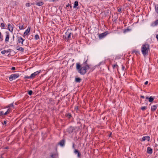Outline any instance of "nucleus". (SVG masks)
Returning <instances> with one entry per match:
<instances>
[{"label": "nucleus", "instance_id": "nucleus-1", "mask_svg": "<svg viewBox=\"0 0 158 158\" xmlns=\"http://www.w3.org/2000/svg\"><path fill=\"white\" fill-rule=\"evenodd\" d=\"M76 68L80 74H84L86 73V70L89 69V65L87 64L81 67L80 64L79 63H77L76 64Z\"/></svg>", "mask_w": 158, "mask_h": 158}, {"label": "nucleus", "instance_id": "nucleus-2", "mask_svg": "<svg viewBox=\"0 0 158 158\" xmlns=\"http://www.w3.org/2000/svg\"><path fill=\"white\" fill-rule=\"evenodd\" d=\"M149 50V45L147 44L143 45L141 48V51L143 55L145 56L148 53Z\"/></svg>", "mask_w": 158, "mask_h": 158}, {"label": "nucleus", "instance_id": "nucleus-3", "mask_svg": "<svg viewBox=\"0 0 158 158\" xmlns=\"http://www.w3.org/2000/svg\"><path fill=\"white\" fill-rule=\"evenodd\" d=\"M72 31V29H69L66 32L65 37L67 40H68L69 39H70L71 36L73 37V33L71 32Z\"/></svg>", "mask_w": 158, "mask_h": 158}, {"label": "nucleus", "instance_id": "nucleus-4", "mask_svg": "<svg viewBox=\"0 0 158 158\" xmlns=\"http://www.w3.org/2000/svg\"><path fill=\"white\" fill-rule=\"evenodd\" d=\"M41 71V70H40L39 71H37L34 73L31 74L30 76L27 77L25 76L24 78H34L36 77L40 73Z\"/></svg>", "mask_w": 158, "mask_h": 158}, {"label": "nucleus", "instance_id": "nucleus-5", "mask_svg": "<svg viewBox=\"0 0 158 158\" xmlns=\"http://www.w3.org/2000/svg\"><path fill=\"white\" fill-rule=\"evenodd\" d=\"M19 76V75L18 73L13 74H11L9 77V79H15Z\"/></svg>", "mask_w": 158, "mask_h": 158}, {"label": "nucleus", "instance_id": "nucleus-6", "mask_svg": "<svg viewBox=\"0 0 158 158\" xmlns=\"http://www.w3.org/2000/svg\"><path fill=\"white\" fill-rule=\"evenodd\" d=\"M50 156L52 158H57L58 157V153L57 151L55 152H53L51 153Z\"/></svg>", "mask_w": 158, "mask_h": 158}, {"label": "nucleus", "instance_id": "nucleus-7", "mask_svg": "<svg viewBox=\"0 0 158 158\" xmlns=\"http://www.w3.org/2000/svg\"><path fill=\"white\" fill-rule=\"evenodd\" d=\"M75 129L74 127H70L67 129V131L69 133H71L73 132Z\"/></svg>", "mask_w": 158, "mask_h": 158}, {"label": "nucleus", "instance_id": "nucleus-8", "mask_svg": "<svg viewBox=\"0 0 158 158\" xmlns=\"http://www.w3.org/2000/svg\"><path fill=\"white\" fill-rule=\"evenodd\" d=\"M150 139V137L149 136H146L143 137L141 140V141H144L146 140H147L148 141H149Z\"/></svg>", "mask_w": 158, "mask_h": 158}, {"label": "nucleus", "instance_id": "nucleus-9", "mask_svg": "<svg viewBox=\"0 0 158 158\" xmlns=\"http://www.w3.org/2000/svg\"><path fill=\"white\" fill-rule=\"evenodd\" d=\"M107 34L108 32H106L100 34L99 35V37L101 39L105 37Z\"/></svg>", "mask_w": 158, "mask_h": 158}, {"label": "nucleus", "instance_id": "nucleus-10", "mask_svg": "<svg viewBox=\"0 0 158 158\" xmlns=\"http://www.w3.org/2000/svg\"><path fill=\"white\" fill-rule=\"evenodd\" d=\"M74 152L76 154H77V157L78 158H80L81 156V153L78 150V149H75Z\"/></svg>", "mask_w": 158, "mask_h": 158}, {"label": "nucleus", "instance_id": "nucleus-11", "mask_svg": "<svg viewBox=\"0 0 158 158\" xmlns=\"http://www.w3.org/2000/svg\"><path fill=\"white\" fill-rule=\"evenodd\" d=\"M18 42L21 43L22 45H23V42L24 41V40L23 39L21 36L19 37L18 38Z\"/></svg>", "mask_w": 158, "mask_h": 158}, {"label": "nucleus", "instance_id": "nucleus-12", "mask_svg": "<svg viewBox=\"0 0 158 158\" xmlns=\"http://www.w3.org/2000/svg\"><path fill=\"white\" fill-rule=\"evenodd\" d=\"M152 149L150 147H148L147 150V152L149 154H152Z\"/></svg>", "mask_w": 158, "mask_h": 158}, {"label": "nucleus", "instance_id": "nucleus-13", "mask_svg": "<svg viewBox=\"0 0 158 158\" xmlns=\"http://www.w3.org/2000/svg\"><path fill=\"white\" fill-rule=\"evenodd\" d=\"M158 106V105H153L151 106V110L152 112L155 111Z\"/></svg>", "mask_w": 158, "mask_h": 158}, {"label": "nucleus", "instance_id": "nucleus-14", "mask_svg": "<svg viewBox=\"0 0 158 158\" xmlns=\"http://www.w3.org/2000/svg\"><path fill=\"white\" fill-rule=\"evenodd\" d=\"M154 98V97H152V96H151L149 98L148 97H146V98L147 99H148L149 102H152L153 101Z\"/></svg>", "mask_w": 158, "mask_h": 158}, {"label": "nucleus", "instance_id": "nucleus-15", "mask_svg": "<svg viewBox=\"0 0 158 158\" xmlns=\"http://www.w3.org/2000/svg\"><path fill=\"white\" fill-rule=\"evenodd\" d=\"M8 30L11 31L12 32L13 30V27L12 26L11 24H10V23H8Z\"/></svg>", "mask_w": 158, "mask_h": 158}, {"label": "nucleus", "instance_id": "nucleus-16", "mask_svg": "<svg viewBox=\"0 0 158 158\" xmlns=\"http://www.w3.org/2000/svg\"><path fill=\"white\" fill-rule=\"evenodd\" d=\"M10 35L9 33H7L5 40V41L6 43L9 42Z\"/></svg>", "mask_w": 158, "mask_h": 158}, {"label": "nucleus", "instance_id": "nucleus-17", "mask_svg": "<svg viewBox=\"0 0 158 158\" xmlns=\"http://www.w3.org/2000/svg\"><path fill=\"white\" fill-rule=\"evenodd\" d=\"M30 30V27H28L27 30L24 32V35H27L29 33Z\"/></svg>", "mask_w": 158, "mask_h": 158}, {"label": "nucleus", "instance_id": "nucleus-18", "mask_svg": "<svg viewBox=\"0 0 158 158\" xmlns=\"http://www.w3.org/2000/svg\"><path fill=\"white\" fill-rule=\"evenodd\" d=\"M16 49L18 51H20L22 52H23L24 51V49L22 47H20L19 46H18L16 47Z\"/></svg>", "mask_w": 158, "mask_h": 158}, {"label": "nucleus", "instance_id": "nucleus-19", "mask_svg": "<svg viewBox=\"0 0 158 158\" xmlns=\"http://www.w3.org/2000/svg\"><path fill=\"white\" fill-rule=\"evenodd\" d=\"M132 53H135L136 55H138L140 54L139 51L137 50H134L132 51Z\"/></svg>", "mask_w": 158, "mask_h": 158}, {"label": "nucleus", "instance_id": "nucleus-20", "mask_svg": "<svg viewBox=\"0 0 158 158\" xmlns=\"http://www.w3.org/2000/svg\"><path fill=\"white\" fill-rule=\"evenodd\" d=\"M64 142H65V140L64 139H62V140H61L59 143V144L61 146H63L64 145Z\"/></svg>", "mask_w": 158, "mask_h": 158}, {"label": "nucleus", "instance_id": "nucleus-21", "mask_svg": "<svg viewBox=\"0 0 158 158\" xmlns=\"http://www.w3.org/2000/svg\"><path fill=\"white\" fill-rule=\"evenodd\" d=\"M44 3L42 1H40L39 2H36V4L38 6H40L43 5L44 4Z\"/></svg>", "mask_w": 158, "mask_h": 158}, {"label": "nucleus", "instance_id": "nucleus-22", "mask_svg": "<svg viewBox=\"0 0 158 158\" xmlns=\"http://www.w3.org/2000/svg\"><path fill=\"white\" fill-rule=\"evenodd\" d=\"M65 116L68 119H70L72 117L71 114L70 113H66L65 114Z\"/></svg>", "mask_w": 158, "mask_h": 158}, {"label": "nucleus", "instance_id": "nucleus-23", "mask_svg": "<svg viewBox=\"0 0 158 158\" xmlns=\"http://www.w3.org/2000/svg\"><path fill=\"white\" fill-rule=\"evenodd\" d=\"M11 109L9 108L7 111L4 113V114L7 115L11 112Z\"/></svg>", "mask_w": 158, "mask_h": 158}, {"label": "nucleus", "instance_id": "nucleus-24", "mask_svg": "<svg viewBox=\"0 0 158 158\" xmlns=\"http://www.w3.org/2000/svg\"><path fill=\"white\" fill-rule=\"evenodd\" d=\"M5 115L4 114L3 111H0V116H2V118H4Z\"/></svg>", "mask_w": 158, "mask_h": 158}, {"label": "nucleus", "instance_id": "nucleus-25", "mask_svg": "<svg viewBox=\"0 0 158 158\" xmlns=\"http://www.w3.org/2000/svg\"><path fill=\"white\" fill-rule=\"evenodd\" d=\"M78 5V3L77 1H75L74 3L73 7L75 8Z\"/></svg>", "mask_w": 158, "mask_h": 158}, {"label": "nucleus", "instance_id": "nucleus-26", "mask_svg": "<svg viewBox=\"0 0 158 158\" xmlns=\"http://www.w3.org/2000/svg\"><path fill=\"white\" fill-rule=\"evenodd\" d=\"M10 107H14V105H13V102L11 103L10 104H9L7 106V108H9Z\"/></svg>", "mask_w": 158, "mask_h": 158}, {"label": "nucleus", "instance_id": "nucleus-27", "mask_svg": "<svg viewBox=\"0 0 158 158\" xmlns=\"http://www.w3.org/2000/svg\"><path fill=\"white\" fill-rule=\"evenodd\" d=\"M153 24H154V25H153L154 26H155L158 25V19L156 20L154 22Z\"/></svg>", "mask_w": 158, "mask_h": 158}, {"label": "nucleus", "instance_id": "nucleus-28", "mask_svg": "<svg viewBox=\"0 0 158 158\" xmlns=\"http://www.w3.org/2000/svg\"><path fill=\"white\" fill-rule=\"evenodd\" d=\"M147 108V107L146 106H142L141 107V109L143 110H146V109Z\"/></svg>", "mask_w": 158, "mask_h": 158}, {"label": "nucleus", "instance_id": "nucleus-29", "mask_svg": "<svg viewBox=\"0 0 158 158\" xmlns=\"http://www.w3.org/2000/svg\"><path fill=\"white\" fill-rule=\"evenodd\" d=\"M32 93H33L32 91V90H30L29 91L28 93L29 94V95H31L32 94Z\"/></svg>", "mask_w": 158, "mask_h": 158}, {"label": "nucleus", "instance_id": "nucleus-30", "mask_svg": "<svg viewBox=\"0 0 158 158\" xmlns=\"http://www.w3.org/2000/svg\"><path fill=\"white\" fill-rule=\"evenodd\" d=\"M39 35L37 34L35 36V39L36 40H38V39H39Z\"/></svg>", "mask_w": 158, "mask_h": 158}, {"label": "nucleus", "instance_id": "nucleus-31", "mask_svg": "<svg viewBox=\"0 0 158 158\" xmlns=\"http://www.w3.org/2000/svg\"><path fill=\"white\" fill-rule=\"evenodd\" d=\"M24 27V25H20L19 26V28L20 29H23V27Z\"/></svg>", "mask_w": 158, "mask_h": 158}, {"label": "nucleus", "instance_id": "nucleus-32", "mask_svg": "<svg viewBox=\"0 0 158 158\" xmlns=\"http://www.w3.org/2000/svg\"><path fill=\"white\" fill-rule=\"evenodd\" d=\"M1 52L2 54H4L6 52V50H4L2 51Z\"/></svg>", "mask_w": 158, "mask_h": 158}, {"label": "nucleus", "instance_id": "nucleus-33", "mask_svg": "<svg viewBox=\"0 0 158 158\" xmlns=\"http://www.w3.org/2000/svg\"><path fill=\"white\" fill-rule=\"evenodd\" d=\"M0 39L2 40H3L2 36V34L1 32H0Z\"/></svg>", "mask_w": 158, "mask_h": 158}, {"label": "nucleus", "instance_id": "nucleus-34", "mask_svg": "<svg viewBox=\"0 0 158 158\" xmlns=\"http://www.w3.org/2000/svg\"><path fill=\"white\" fill-rule=\"evenodd\" d=\"M30 3H26V6H27V7H29L30 6Z\"/></svg>", "mask_w": 158, "mask_h": 158}, {"label": "nucleus", "instance_id": "nucleus-35", "mask_svg": "<svg viewBox=\"0 0 158 158\" xmlns=\"http://www.w3.org/2000/svg\"><path fill=\"white\" fill-rule=\"evenodd\" d=\"M72 148L73 149H75V143L74 142L72 143Z\"/></svg>", "mask_w": 158, "mask_h": 158}, {"label": "nucleus", "instance_id": "nucleus-36", "mask_svg": "<svg viewBox=\"0 0 158 158\" xmlns=\"http://www.w3.org/2000/svg\"><path fill=\"white\" fill-rule=\"evenodd\" d=\"M81 80H75V82H80Z\"/></svg>", "mask_w": 158, "mask_h": 158}, {"label": "nucleus", "instance_id": "nucleus-37", "mask_svg": "<svg viewBox=\"0 0 158 158\" xmlns=\"http://www.w3.org/2000/svg\"><path fill=\"white\" fill-rule=\"evenodd\" d=\"M1 27H5V25H4V24L3 23H1Z\"/></svg>", "mask_w": 158, "mask_h": 158}, {"label": "nucleus", "instance_id": "nucleus-38", "mask_svg": "<svg viewBox=\"0 0 158 158\" xmlns=\"http://www.w3.org/2000/svg\"><path fill=\"white\" fill-rule=\"evenodd\" d=\"M118 66L117 64H114L113 66V69H114L116 66Z\"/></svg>", "mask_w": 158, "mask_h": 158}, {"label": "nucleus", "instance_id": "nucleus-39", "mask_svg": "<svg viewBox=\"0 0 158 158\" xmlns=\"http://www.w3.org/2000/svg\"><path fill=\"white\" fill-rule=\"evenodd\" d=\"M11 69L13 70H15V68L14 67H13L11 68Z\"/></svg>", "mask_w": 158, "mask_h": 158}, {"label": "nucleus", "instance_id": "nucleus-40", "mask_svg": "<svg viewBox=\"0 0 158 158\" xmlns=\"http://www.w3.org/2000/svg\"><path fill=\"white\" fill-rule=\"evenodd\" d=\"M7 123V122L6 121H4L3 122V124L5 125H6Z\"/></svg>", "mask_w": 158, "mask_h": 158}, {"label": "nucleus", "instance_id": "nucleus-41", "mask_svg": "<svg viewBox=\"0 0 158 158\" xmlns=\"http://www.w3.org/2000/svg\"><path fill=\"white\" fill-rule=\"evenodd\" d=\"M148 81H146L145 82L144 84H145V85H147L148 84Z\"/></svg>", "mask_w": 158, "mask_h": 158}, {"label": "nucleus", "instance_id": "nucleus-42", "mask_svg": "<svg viewBox=\"0 0 158 158\" xmlns=\"http://www.w3.org/2000/svg\"><path fill=\"white\" fill-rule=\"evenodd\" d=\"M75 109L76 110H77L78 109V106H77L75 107Z\"/></svg>", "mask_w": 158, "mask_h": 158}, {"label": "nucleus", "instance_id": "nucleus-43", "mask_svg": "<svg viewBox=\"0 0 158 158\" xmlns=\"http://www.w3.org/2000/svg\"><path fill=\"white\" fill-rule=\"evenodd\" d=\"M124 69H125V67L124 66L122 65V70H123Z\"/></svg>", "mask_w": 158, "mask_h": 158}, {"label": "nucleus", "instance_id": "nucleus-44", "mask_svg": "<svg viewBox=\"0 0 158 158\" xmlns=\"http://www.w3.org/2000/svg\"><path fill=\"white\" fill-rule=\"evenodd\" d=\"M140 98H144V97L143 96L141 95L140 96Z\"/></svg>", "mask_w": 158, "mask_h": 158}, {"label": "nucleus", "instance_id": "nucleus-45", "mask_svg": "<svg viewBox=\"0 0 158 158\" xmlns=\"http://www.w3.org/2000/svg\"><path fill=\"white\" fill-rule=\"evenodd\" d=\"M121 8H119L118 10V12H120L121 11Z\"/></svg>", "mask_w": 158, "mask_h": 158}, {"label": "nucleus", "instance_id": "nucleus-46", "mask_svg": "<svg viewBox=\"0 0 158 158\" xmlns=\"http://www.w3.org/2000/svg\"><path fill=\"white\" fill-rule=\"evenodd\" d=\"M156 38L157 40L158 41V35H156Z\"/></svg>", "mask_w": 158, "mask_h": 158}, {"label": "nucleus", "instance_id": "nucleus-47", "mask_svg": "<svg viewBox=\"0 0 158 158\" xmlns=\"http://www.w3.org/2000/svg\"><path fill=\"white\" fill-rule=\"evenodd\" d=\"M9 80V81H8V82H10V81H11L13 80L10 79Z\"/></svg>", "mask_w": 158, "mask_h": 158}, {"label": "nucleus", "instance_id": "nucleus-48", "mask_svg": "<svg viewBox=\"0 0 158 158\" xmlns=\"http://www.w3.org/2000/svg\"><path fill=\"white\" fill-rule=\"evenodd\" d=\"M155 147H158V145L157 144H156V145L155 146Z\"/></svg>", "mask_w": 158, "mask_h": 158}, {"label": "nucleus", "instance_id": "nucleus-49", "mask_svg": "<svg viewBox=\"0 0 158 158\" xmlns=\"http://www.w3.org/2000/svg\"><path fill=\"white\" fill-rule=\"evenodd\" d=\"M75 79H80L79 78H77V77H76L75 78Z\"/></svg>", "mask_w": 158, "mask_h": 158}, {"label": "nucleus", "instance_id": "nucleus-50", "mask_svg": "<svg viewBox=\"0 0 158 158\" xmlns=\"http://www.w3.org/2000/svg\"><path fill=\"white\" fill-rule=\"evenodd\" d=\"M69 4H68L66 6V7H68V6H69Z\"/></svg>", "mask_w": 158, "mask_h": 158}, {"label": "nucleus", "instance_id": "nucleus-51", "mask_svg": "<svg viewBox=\"0 0 158 158\" xmlns=\"http://www.w3.org/2000/svg\"><path fill=\"white\" fill-rule=\"evenodd\" d=\"M9 52V51H8V50H7V51H6V52H7V53H8V52Z\"/></svg>", "mask_w": 158, "mask_h": 158}, {"label": "nucleus", "instance_id": "nucleus-52", "mask_svg": "<svg viewBox=\"0 0 158 158\" xmlns=\"http://www.w3.org/2000/svg\"><path fill=\"white\" fill-rule=\"evenodd\" d=\"M111 134H112V133H110V134L109 135V137H110V136H111Z\"/></svg>", "mask_w": 158, "mask_h": 158}, {"label": "nucleus", "instance_id": "nucleus-53", "mask_svg": "<svg viewBox=\"0 0 158 158\" xmlns=\"http://www.w3.org/2000/svg\"><path fill=\"white\" fill-rule=\"evenodd\" d=\"M0 158H4L2 156L1 157H0Z\"/></svg>", "mask_w": 158, "mask_h": 158}, {"label": "nucleus", "instance_id": "nucleus-54", "mask_svg": "<svg viewBox=\"0 0 158 158\" xmlns=\"http://www.w3.org/2000/svg\"><path fill=\"white\" fill-rule=\"evenodd\" d=\"M86 62H87V61H86L85 62V63L86 64Z\"/></svg>", "mask_w": 158, "mask_h": 158}, {"label": "nucleus", "instance_id": "nucleus-55", "mask_svg": "<svg viewBox=\"0 0 158 158\" xmlns=\"http://www.w3.org/2000/svg\"><path fill=\"white\" fill-rule=\"evenodd\" d=\"M51 98H50V99H49V101H51Z\"/></svg>", "mask_w": 158, "mask_h": 158}, {"label": "nucleus", "instance_id": "nucleus-56", "mask_svg": "<svg viewBox=\"0 0 158 158\" xmlns=\"http://www.w3.org/2000/svg\"><path fill=\"white\" fill-rule=\"evenodd\" d=\"M113 78L112 77H111L110 78V79H113Z\"/></svg>", "mask_w": 158, "mask_h": 158}, {"label": "nucleus", "instance_id": "nucleus-57", "mask_svg": "<svg viewBox=\"0 0 158 158\" xmlns=\"http://www.w3.org/2000/svg\"><path fill=\"white\" fill-rule=\"evenodd\" d=\"M5 148L6 149H7V148H8V147H6V148Z\"/></svg>", "mask_w": 158, "mask_h": 158}, {"label": "nucleus", "instance_id": "nucleus-58", "mask_svg": "<svg viewBox=\"0 0 158 158\" xmlns=\"http://www.w3.org/2000/svg\"><path fill=\"white\" fill-rule=\"evenodd\" d=\"M128 30V29H126V30Z\"/></svg>", "mask_w": 158, "mask_h": 158}, {"label": "nucleus", "instance_id": "nucleus-59", "mask_svg": "<svg viewBox=\"0 0 158 158\" xmlns=\"http://www.w3.org/2000/svg\"><path fill=\"white\" fill-rule=\"evenodd\" d=\"M70 7H72V6H70Z\"/></svg>", "mask_w": 158, "mask_h": 158}, {"label": "nucleus", "instance_id": "nucleus-60", "mask_svg": "<svg viewBox=\"0 0 158 158\" xmlns=\"http://www.w3.org/2000/svg\"><path fill=\"white\" fill-rule=\"evenodd\" d=\"M129 1H130L131 0H128Z\"/></svg>", "mask_w": 158, "mask_h": 158}]
</instances>
